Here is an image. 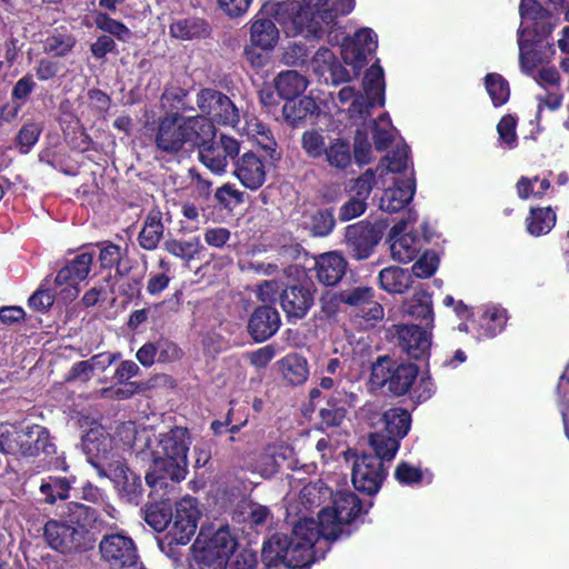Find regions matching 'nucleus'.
<instances>
[{
	"instance_id": "obj_5",
	"label": "nucleus",
	"mask_w": 569,
	"mask_h": 569,
	"mask_svg": "<svg viewBox=\"0 0 569 569\" xmlns=\"http://www.w3.org/2000/svg\"><path fill=\"white\" fill-rule=\"evenodd\" d=\"M214 136V126L203 116L172 113L160 119L154 143L161 152L174 156L191 150Z\"/></svg>"
},
{
	"instance_id": "obj_53",
	"label": "nucleus",
	"mask_w": 569,
	"mask_h": 569,
	"mask_svg": "<svg viewBox=\"0 0 569 569\" xmlns=\"http://www.w3.org/2000/svg\"><path fill=\"white\" fill-rule=\"evenodd\" d=\"M485 84L495 107H500L508 101L510 96L509 83L500 74H487Z\"/></svg>"
},
{
	"instance_id": "obj_12",
	"label": "nucleus",
	"mask_w": 569,
	"mask_h": 569,
	"mask_svg": "<svg viewBox=\"0 0 569 569\" xmlns=\"http://www.w3.org/2000/svg\"><path fill=\"white\" fill-rule=\"evenodd\" d=\"M197 106L199 110L224 126L236 127L240 120V113L233 102L222 92L214 89H202L197 93Z\"/></svg>"
},
{
	"instance_id": "obj_35",
	"label": "nucleus",
	"mask_w": 569,
	"mask_h": 569,
	"mask_svg": "<svg viewBox=\"0 0 569 569\" xmlns=\"http://www.w3.org/2000/svg\"><path fill=\"white\" fill-rule=\"evenodd\" d=\"M381 288L390 293H403L412 284V276L408 270L399 267H388L380 271Z\"/></svg>"
},
{
	"instance_id": "obj_7",
	"label": "nucleus",
	"mask_w": 569,
	"mask_h": 569,
	"mask_svg": "<svg viewBox=\"0 0 569 569\" xmlns=\"http://www.w3.org/2000/svg\"><path fill=\"white\" fill-rule=\"evenodd\" d=\"M365 94L357 91L351 86L342 87L337 94L341 104H348L349 117L366 126L371 117V110L377 107H383L385 99V73L381 66L376 62L366 72L363 82Z\"/></svg>"
},
{
	"instance_id": "obj_18",
	"label": "nucleus",
	"mask_w": 569,
	"mask_h": 569,
	"mask_svg": "<svg viewBox=\"0 0 569 569\" xmlns=\"http://www.w3.org/2000/svg\"><path fill=\"white\" fill-rule=\"evenodd\" d=\"M111 445V438L100 425L91 427L82 437V450L99 476L107 475V465L112 461L109 459Z\"/></svg>"
},
{
	"instance_id": "obj_42",
	"label": "nucleus",
	"mask_w": 569,
	"mask_h": 569,
	"mask_svg": "<svg viewBox=\"0 0 569 569\" xmlns=\"http://www.w3.org/2000/svg\"><path fill=\"white\" fill-rule=\"evenodd\" d=\"M383 422L387 433L402 439L410 429V413L402 408H391L383 413Z\"/></svg>"
},
{
	"instance_id": "obj_54",
	"label": "nucleus",
	"mask_w": 569,
	"mask_h": 569,
	"mask_svg": "<svg viewBox=\"0 0 569 569\" xmlns=\"http://www.w3.org/2000/svg\"><path fill=\"white\" fill-rule=\"evenodd\" d=\"M399 440L389 433H372L370 436V445L376 452L373 457H378L380 461L391 460L398 451Z\"/></svg>"
},
{
	"instance_id": "obj_15",
	"label": "nucleus",
	"mask_w": 569,
	"mask_h": 569,
	"mask_svg": "<svg viewBox=\"0 0 569 569\" xmlns=\"http://www.w3.org/2000/svg\"><path fill=\"white\" fill-rule=\"evenodd\" d=\"M383 226L361 221L346 229V243L352 258L363 260L371 256L382 236Z\"/></svg>"
},
{
	"instance_id": "obj_25",
	"label": "nucleus",
	"mask_w": 569,
	"mask_h": 569,
	"mask_svg": "<svg viewBox=\"0 0 569 569\" xmlns=\"http://www.w3.org/2000/svg\"><path fill=\"white\" fill-rule=\"evenodd\" d=\"M397 336L399 346L413 359L425 357L430 349V333L419 326L400 325L397 327Z\"/></svg>"
},
{
	"instance_id": "obj_10",
	"label": "nucleus",
	"mask_w": 569,
	"mask_h": 569,
	"mask_svg": "<svg viewBox=\"0 0 569 569\" xmlns=\"http://www.w3.org/2000/svg\"><path fill=\"white\" fill-rule=\"evenodd\" d=\"M418 214L409 210L406 219L397 222L389 232L390 252L395 261L408 263L420 252L423 240L415 233L408 232V226L417 221Z\"/></svg>"
},
{
	"instance_id": "obj_51",
	"label": "nucleus",
	"mask_w": 569,
	"mask_h": 569,
	"mask_svg": "<svg viewBox=\"0 0 569 569\" xmlns=\"http://www.w3.org/2000/svg\"><path fill=\"white\" fill-rule=\"evenodd\" d=\"M549 188L550 181L539 177H521L516 184L518 197L525 200L529 198H542Z\"/></svg>"
},
{
	"instance_id": "obj_26",
	"label": "nucleus",
	"mask_w": 569,
	"mask_h": 569,
	"mask_svg": "<svg viewBox=\"0 0 569 569\" xmlns=\"http://www.w3.org/2000/svg\"><path fill=\"white\" fill-rule=\"evenodd\" d=\"M519 11V29H526V33L532 31L537 37H546L551 32V17L536 0H521Z\"/></svg>"
},
{
	"instance_id": "obj_11",
	"label": "nucleus",
	"mask_w": 569,
	"mask_h": 569,
	"mask_svg": "<svg viewBox=\"0 0 569 569\" xmlns=\"http://www.w3.org/2000/svg\"><path fill=\"white\" fill-rule=\"evenodd\" d=\"M372 379L378 383H388V389L396 396L411 390L418 377V368L413 363H401L391 368L390 362L379 359L372 366Z\"/></svg>"
},
{
	"instance_id": "obj_41",
	"label": "nucleus",
	"mask_w": 569,
	"mask_h": 569,
	"mask_svg": "<svg viewBox=\"0 0 569 569\" xmlns=\"http://www.w3.org/2000/svg\"><path fill=\"white\" fill-rule=\"evenodd\" d=\"M280 370L283 378L291 385H301L309 376L307 360L296 353L288 355L280 361Z\"/></svg>"
},
{
	"instance_id": "obj_27",
	"label": "nucleus",
	"mask_w": 569,
	"mask_h": 569,
	"mask_svg": "<svg viewBox=\"0 0 569 569\" xmlns=\"http://www.w3.org/2000/svg\"><path fill=\"white\" fill-rule=\"evenodd\" d=\"M416 193V182L412 172L406 179H397L393 187L387 188L380 199V209L386 212H397L403 209Z\"/></svg>"
},
{
	"instance_id": "obj_24",
	"label": "nucleus",
	"mask_w": 569,
	"mask_h": 569,
	"mask_svg": "<svg viewBox=\"0 0 569 569\" xmlns=\"http://www.w3.org/2000/svg\"><path fill=\"white\" fill-rule=\"evenodd\" d=\"M358 402V396L345 388L337 389L328 399L326 407L319 411L320 423L322 427L339 426L347 413V410Z\"/></svg>"
},
{
	"instance_id": "obj_38",
	"label": "nucleus",
	"mask_w": 569,
	"mask_h": 569,
	"mask_svg": "<svg viewBox=\"0 0 569 569\" xmlns=\"http://www.w3.org/2000/svg\"><path fill=\"white\" fill-rule=\"evenodd\" d=\"M518 46L520 52V66L521 69L529 73L532 72L533 69L543 62V58L536 50V44L540 42L543 37H537L535 33V39H526V29H519L518 31Z\"/></svg>"
},
{
	"instance_id": "obj_43",
	"label": "nucleus",
	"mask_w": 569,
	"mask_h": 569,
	"mask_svg": "<svg viewBox=\"0 0 569 569\" xmlns=\"http://www.w3.org/2000/svg\"><path fill=\"white\" fill-rule=\"evenodd\" d=\"M313 0L312 4L308 3V7L315 8V14L317 19H320L323 23H332L339 16L349 14L355 8V0H333L332 6L327 8L328 0L316 7Z\"/></svg>"
},
{
	"instance_id": "obj_13",
	"label": "nucleus",
	"mask_w": 569,
	"mask_h": 569,
	"mask_svg": "<svg viewBox=\"0 0 569 569\" xmlns=\"http://www.w3.org/2000/svg\"><path fill=\"white\" fill-rule=\"evenodd\" d=\"M378 47V37L370 28H361L353 37L346 38L341 56L346 64L353 70V78H357L361 69L367 64L368 57L371 56Z\"/></svg>"
},
{
	"instance_id": "obj_4",
	"label": "nucleus",
	"mask_w": 569,
	"mask_h": 569,
	"mask_svg": "<svg viewBox=\"0 0 569 569\" xmlns=\"http://www.w3.org/2000/svg\"><path fill=\"white\" fill-rule=\"evenodd\" d=\"M96 521L94 509L77 503L66 518L49 520L44 525L43 536L48 545L61 553L83 551L93 545Z\"/></svg>"
},
{
	"instance_id": "obj_21",
	"label": "nucleus",
	"mask_w": 569,
	"mask_h": 569,
	"mask_svg": "<svg viewBox=\"0 0 569 569\" xmlns=\"http://www.w3.org/2000/svg\"><path fill=\"white\" fill-rule=\"evenodd\" d=\"M269 163L254 152H244L236 162L233 173L249 190H258L267 180Z\"/></svg>"
},
{
	"instance_id": "obj_56",
	"label": "nucleus",
	"mask_w": 569,
	"mask_h": 569,
	"mask_svg": "<svg viewBox=\"0 0 569 569\" xmlns=\"http://www.w3.org/2000/svg\"><path fill=\"white\" fill-rule=\"evenodd\" d=\"M171 519V513L163 505L153 503L146 508L144 520L156 531L164 530Z\"/></svg>"
},
{
	"instance_id": "obj_55",
	"label": "nucleus",
	"mask_w": 569,
	"mask_h": 569,
	"mask_svg": "<svg viewBox=\"0 0 569 569\" xmlns=\"http://www.w3.org/2000/svg\"><path fill=\"white\" fill-rule=\"evenodd\" d=\"M405 311L416 318L426 321V325L432 321V306L430 297L427 293L416 295L415 298L406 305Z\"/></svg>"
},
{
	"instance_id": "obj_28",
	"label": "nucleus",
	"mask_w": 569,
	"mask_h": 569,
	"mask_svg": "<svg viewBox=\"0 0 569 569\" xmlns=\"http://www.w3.org/2000/svg\"><path fill=\"white\" fill-rule=\"evenodd\" d=\"M281 319L276 308L263 306L257 308L251 315L248 330L256 341H266L280 328Z\"/></svg>"
},
{
	"instance_id": "obj_31",
	"label": "nucleus",
	"mask_w": 569,
	"mask_h": 569,
	"mask_svg": "<svg viewBox=\"0 0 569 569\" xmlns=\"http://www.w3.org/2000/svg\"><path fill=\"white\" fill-rule=\"evenodd\" d=\"M329 496L331 491L322 481L309 482L300 489L297 505L290 500L289 509L296 513H302L303 510L309 511L320 506Z\"/></svg>"
},
{
	"instance_id": "obj_29",
	"label": "nucleus",
	"mask_w": 569,
	"mask_h": 569,
	"mask_svg": "<svg viewBox=\"0 0 569 569\" xmlns=\"http://www.w3.org/2000/svg\"><path fill=\"white\" fill-rule=\"evenodd\" d=\"M21 451L23 457H34L40 452L51 455L54 452V445L51 442L48 430L39 425L27 427L21 436Z\"/></svg>"
},
{
	"instance_id": "obj_44",
	"label": "nucleus",
	"mask_w": 569,
	"mask_h": 569,
	"mask_svg": "<svg viewBox=\"0 0 569 569\" xmlns=\"http://www.w3.org/2000/svg\"><path fill=\"white\" fill-rule=\"evenodd\" d=\"M208 32L207 23L197 18L179 19L171 23L170 33L181 40L199 38Z\"/></svg>"
},
{
	"instance_id": "obj_20",
	"label": "nucleus",
	"mask_w": 569,
	"mask_h": 569,
	"mask_svg": "<svg viewBox=\"0 0 569 569\" xmlns=\"http://www.w3.org/2000/svg\"><path fill=\"white\" fill-rule=\"evenodd\" d=\"M118 492L130 503H139L142 496V483L140 477L130 470L121 460H112L107 465V475Z\"/></svg>"
},
{
	"instance_id": "obj_50",
	"label": "nucleus",
	"mask_w": 569,
	"mask_h": 569,
	"mask_svg": "<svg viewBox=\"0 0 569 569\" xmlns=\"http://www.w3.org/2000/svg\"><path fill=\"white\" fill-rule=\"evenodd\" d=\"M23 431L24 429H19L14 425L0 423V452L20 455Z\"/></svg>"
},
{
	"instance_id": "obj_64",
	"label": "nucleus",
	"mask_w": 569,
	"mask_h": 569,
	"mask_svg": "<svg viewBox=\"0 0 569 569\" xmlns=\"http://www.w3.org/2000/svg\"><path fill=\"white\" fill-rule=\"evenodd\" d=\"M516 126L517 121L510 114L502 117L497 126L499 140L509 149H513L517 146Z\"/></svg>"
},
{
	"instance_id": "obj_58",
	"label": "nucleus",
	"mask_w": 569,
	"mask_h": 569,
	"mask_svg": "<svg viewBox=\"0 0 569 569\" xmlns=\"http://www.w3.org/2000/svg\"><path fill=\"white\" fill-rule=\"evenodd\" d=\"M76 44V40L69 34H53L49 37L44 42V51L56 56H67Z\"/></svg>"
},
{
	"instance_id": "obj_6",
	"label": "nucleus",
	"mask_w": 569,
	"mask_h": 569,
	"mask_svg": "<svg viewBox=\"0 0 569 569\" xmlns=\"http://www.w3.org/2000/svg\"><path fill=\"white\" fill-rule=\"evenodd\" d=\"M93 262V254L81 252L69 260L62 267L51 287L48 281L29 298V306L37 311H44L50 308L54 301V297L63 302L74 300L80 292V282L86 280Z\"/></svg>"
},
{
	"instance_id": "obj_59",
	"label": "nucleus",
	"mask_w": 569,
	"mask_h": 569,
	"mask_svg": "<svg viewBox=\"0 0 569 569\" xmlns=\"http://www.w3.org/2000/svg\"><path fill=\"white\" fill-rule=\"evenodd\" d=\"M94 23L97 28L113 34L119 40H126L130 34L129 29L122 22L117 21L102 12H98L94 16Z\"/></svg>"
},
{
	"instance_id": "obj_37",
	"label": "nucleus",
	"mask_w": 569,
	"mask_h": 569,
	"mask_svg": "<svg viewBox=\"0 0 569 569\" xmlns=\"http://www.w3.org/2000/svg\"><path fill=\"white\" fill-rule=\"evenodd\" d=\"M556 219L551 207L532 208L526 219L527 231L533 237L547 234L555 227Z\"/></svg>"
},
{
	"instance_id": "obj_9",
	"label": "nucleus",
	"mask_w": 569,
	"mask_h": 569,
	"mask_svg": "<svg viewBox=\"0 0 569 569\" xmlns=\"http://www.w3.org/2000/svg\"><path fill=\"white\" fill-rule=\"evenodd\" d=\"M306 8H302L296 0H287L266 7V10L273 14L276 22L282 26L287 34H297L307 29L309 32H316L318 21L315 8H309L308 2L303 0Z\"/></svg>"
},
{
	"instance_id": "obj_34",
	"label": "nucleus",
	"mask_w": 569,
	"mask_h": 569,
	"mask_svg": "<svg viewBox=\"0 0 569 569\" xmlns=\"http://www.w3.org/2000/svg\"><path fill=\"white\" fill-rule=\"evenodd\" d=\"M164 249L172 256L183 260L186 263L200 259L206 248L199 237H191L187 240L170 239L164 242Z\"/></svg>"
},
{
	"instance_id": "obj_36",
	"label": "nucleus",
	"mask_w": 569,
	"mask_h": 569,
	"mask_svg": "<svg viewBox=\"0 0 569 569\" xmlns=\"http://www.w3.org/2000/svg\"><path fill=\"white\" fill-rule=\"evenodd\" d=\"M163 230L161 212L157 209L150 210L139 233L140 246L146 250L156 249L163 236Z\"/></svg>"
},
{
	"instance_id": "obj_49",
	"label": "nucleus",
	"mask_w": 569,
	"mask_h": 569,
	"mask_svg": "<svg viewBox=\"0 0 569 569\" xmlns=\"http://www.w3.org/2000/svg\"><path fill=\"white\" fill-rule=\"evenodd\" d=\"M410 168L409 148L407 144L398 146L391 156L385 157L377 170L402 173Z\"/></svg>"
},
{
	"instance_id": "obj_45",
	"label": "nucleus",
	"mask_w": 569,
	"mask_h": 569,
	"mask_svg": "<svg viewBox=\"0 0 569 569\" xmlns=\"http://www.w3.org/2000/svg\"><path fill=\"white\" fill-rule=\"evenodd\" d=\"M372 124L373 142L378 151L388 148L395 138L396 128L392 126L389 113L383 112L377 120L368 119Z\"/></svg>"
},
{
	"instance_id": "obj_16",
	"label": "nucleus",
	"mask_w": 569,
	"mask_h": 569,
	"mask_svg": "<svg viewBox=\"0 0 569 569\" xmlns=\"http://www.w3.org/2000/svg\"><path fill=\"white\" fill-rule=\"evenodd\" d=\"M386 477L383 462L372 455L356 458L352 467V483L358 491L375 495Z\"/></svg>"
},
{
	"instance_id": "obj_22",
	"label": "nucleus",
	"mask_w": 569,
	"mask_h": 569,
	"mask_svg": "<svg viewBox=\"0 0 569 569\" xmlns=\"http://www.w3.org/2000/svg\"><path fill=\"white\" fill-rule=\"evenodd\" d=\"M315 297L310 283L286 286L280 295V305L289 320L306 317L313 306Z\"/></svg>"
},
{
	"instance_id": "obj_60",
	"label": "nucleus",
	"mask_w": 569,
	"mask_h": 569,
	"mask_svg": "<svg viewBox=\"0 0 569 569\" xmlns=\"http://www.w3.org/2000/svg\"><path fill=\"white\" fill-rule=\"evenodd\" d=\"M41 127L34 122L26 123L17 136V144L21 152L27 153L37 143Z\"/></svg>"
},
{
	"instance_id": "obj_57",
	"label": "nucleus",
	"mask_w": 569,
	"mask_h": 569,
	"mask_svg": "<svg viewBox=\"0 0 569 569\" xmlns=\"http://www.w3.org/2000/svg\"><path fill=\"white\" fill-rule=\"evenodd\" d=\"M301 144L305 152L311 158H320L326 151V141L321 131L308 130L302 134Z\"/></svg>"
},
{
	"instance_id": "obj_32",
	"label": "nucleus",
	"mask_w": 569,
	"mask_h": 569,
	"mask_svg": "<svg viewBox=\"0 0 569 569\" xmlns=\"http://www.w3.org/2000/svg\"><path fill=\"white\" fill-rule=\"evenodd\" d=\"M279 39V31L274 21L269 18L256 16L250 28V41L256 48L271 50Z\"/></svg>"
},
{
	"instance_id": "obj_19",
	"label": "nucleus",
	"mask_w": 569,
	"mask_h": 569,
	"mask_svg": "<svg viewBox=\"0 0 569 569\" xmlns=\"http://www.w3.org/2000/svg\"><path fill=\"white\" fill-rule=\"evenodd\" d=\"M199 517L200 511L196 499L187 497L179 501L169 531L172 542L188 543L197 530Z\"/></svg>"
},
{
	"instance_id": "obj_40",
	"label": "nucleus",
	"mask_w": 569,
	"mask_h": 569,
	"mask_svg": "<svg viewBox=\"0 0 569 569\" xmlns=\"http://www.w3.org/2000/svg\"><path fill=\"white\" fill-rule=\"evenodd\" d=\"M319 110L316 100L309 96H305L297 100H289L283 106V116L291 124H298L300 121L315 114Z\"/></svg>"
},
{
	"instance_id": "obj_61",
	"label": "nucleus",
	"mask_w": 569,
	"mask_h": 569,
	"mask_svg": "<svg viewBox=\"0 0 569 569\" xmlns=\"http://www.w3.org/2000/svg\"><path fill=\"white\" fill-rule=\"evenodd\" d=\"M286 284L282 280H264L263 282L258 284L256 295L261 302L272 303L278 298H280V291L282 292Z\"/></svg>"
},
{
	"instance_id": "obj_33",
	"label": "nucleus",
	"mask_w": 569,
	"mask_h": 569,
	"mask_svg": "<svg viewBox=\"0 0 569 569\" xmlns=\"http://www.w3.org/2000/svg\"><path fill=\"white\" fill-rule=\"evenodd\" d=\"M308 84V79L296 70L282 71L274 79V86L279 96L287 101L303 93Z\"/></svg>"
},
{
	"instance_id": "obj_48",
	"label": "nucleus",
	"mask_w": 569,
	"mask_h": 569,
	"mask_svg": "<svg viewBox=\"0 0 569 569\" xmlns=\"http://www.w3.org/2000/svg\"><path fill=\"white\" fill-rule=\"evenodd\" d=\"M507 319L506 309L497 306L487 307L480 320V325L485 330L483 336L491 338L501 332Z\"/></svg>"
},
{
	"instance_id": "obj_14",
	"label": "nucleus",
	"mask_w": 569,
	"mask_h": 569,
	"mask_svg": "<svg viewBox=\"0 0 569 569\" xmlns=\"http://www.w3.org/2000/svg\"><path fill=\"white\" fill-rule=\"evenodd\" d=\"M99 550L102 559L113 568L132 567L139 558L134 541L123 532L103 536Z\"/></svg>"
},
{
	"instance_id": "obj_52",
	"label": "nucleus",
	"mask_w": 569,
	"mask_h": 569,
	"mask_svg": "<svg viewBox=\"0 0 569 569\" xmlns=\"http://www.w3.org/2000/svg\"><path fill=\"white\" fill-rule=\"evenodd\" d=\"M325 156L328 163L338 169H346L351 163L349 143L339 138L330 142Z\"/></svg>"
},
{
	"instance_id": "obj_39",
	"label": "nucleus",
	"mask_w": 569,
	"mask_h": 569,
	"mask_svg": "<svg viewBox=\"0 0 569 569\" xmlns=\"http://www.w3.org/2000/svg\"><path fill=\"white\" fill-rule=\"evenodd\" d=\"M303 224L313 236L326 237L335 228L336 220L331 209H316L305 214Z\"/></svg>"
},
{
	"instance_id": "obj_46",
	"label": "nucleus",
	"mask_w": 569,
	"mask_h": 569,
	"mask_svg": "<svg viewBox=\"0 0 569 569\" xmlns=\"http://www.w3.org/2000/svg\"><path fill=\"white\" fill-rule=\"evenodd\" d=\"M71 481L61 477H48L40 486V492L44 496L47 503H54L57 500H64L69 497Z\"/></svg>"
},
{
	"instance_id": "obj_2",
	"label": "nucleus",
	"mask_w": 569,
	"mask_h": 569,
	"mask_svg": "<svg viewBox=\"0 0 569 569\" xmlns=\"http://www.w3.org/2000/svg\"><path fill=\"white\" fill-rule=\"evenodd\" d=\"M319 530L313 519L302 517L293 527L291 537L276 533L264 542L262 559L267 566L283 563L290 568L306 567L323 557L318 555Z\"/></svg>"
},
{
	"instance_id": "obj_1",
	"label": "nucleus",
	"mask_w": 569,
	"mask_h": 569,
	"mask_svg": "<svg viewBox=\"0 0 569 569\" xmlns=\"http://www.w3.org/2000/svg\"><path fill=\"white\" fill-rule=\"evenodd\" d=\"M189 436L184 428H174L160 433L152 448L153 465L146 475V482L160 500H170L176 483L186 478L188 469Z\"/></svg>"
},
{
	"instance_id": "obj_63",
	"label": "nucleus",
	"mask_w": 569,
	"mask_h": 569,
	"mask_svg": "<svg viewBox=\"0 0 569 569\" xmlns=\"http://www.w3.org/2000/svg\"><path fill=\"white\" fill-rule=\"evenodd\" d=\"M355 159L359 164H366L372 159V148L366 129H357L355 136Z\"/></svg>"
},
{
	"instance_id": "obj_8",
	"label": "nucleus",
	"mask_w": 569,
	"mask_h": 569,
	"mask_svg": "<svg viewBox=\"0 0 569 569\" xmlns=\"http://www.w3.org/2000/svg\"><path fill=\"white\" fill-rule=\"evenodd\" d=\"M361 502L357 495L342 490L333 495L332 505L323 508L318 516L316 527L319 530V538L325 541H333L342 536H348L349 523L361 512Z\"/></svg>"
},
{
	"instance_id": "obj_23",
	"label": "nucleus",
	"mask_w": 569,
	"mask_h": 569,
	"mask_svg": "<svg viewBox=\"0 0 569 569\" xmlns=\"http://www.w3.org/2000/svg\"><path fill=\"white\" fill-rule=\"evenodd\" d=\"M293 456V449L284 442H276L264 447L262 452L252 462L248 463V469L262 478H271L280 468V465Z\"/></svg>"
},
{
	"instance_id": "obj_47",
	"label": "nucleus",
	"mask_w": 569,
	"mask_h": 569,
	"mask_svg": "<svg viewBox=\"0 0 569 569\" xmlns=\"http://www.w3.org/2000/svg\"><path fill=\"white\" fill-rule=\"evenodd\" d=\"M242 131L246 136L257 142L262 149L273 151L276 148V141L271 134L269 128L256 118L249 119Z\"/></svg>"
},
{
	"instance_id": "obj_3",
	"label": "nucleus",
	"mask_w": 569,
	"mask_h": 569,
	"mask_svg": "<svg viewBox=\"0 0 569 569\" xmlns=\"http://www.w3.org/2000/svg\"><path fill=\"white\" fill-rule=\"evenodd\" d=\"M236 539L228 527L214 532L201 529L192 545L193 559L200 569H257L254 550L236 551Z\"/></svg>"
},
{
	"instance_id": "obj_62",
	"label": "nucleus",
	"mask_w": 569,
	"mask_h": 569,
	"mask_svg": "<svg viewBox=\"0 0 569 569\" xmlns=\"http://www.w3.org/2000/svg\"><path fill=\"white\" fill-rule=\"evenodd\" d=\"M439 258L436 252H425L412 266V273L418 278H429L438 269Z\"/></svg>"
},
{
	"instance_id": "obj_17",
	"label": "nucleus",
	"mask_w": 569,
	"mask_h": 569,
	"mask_svg": "<svg viewBox=\"0 0 569 569\" xmlns=\"http://www.w3.org/2000/svg\"><path fill=\"white\" fill-rule=\"evenodd\" d=\"M199 147L200 161L216 174L223 173L229 159H233L240 151L238 140L226 134H221L219 140L211 144L206 146L203 142Z\"/></svg>"
},
{
	"instance_id": "obj_30",
	"label": "nucleus",
	"mask_w": 569,
	"mask_h": 569,
	"mask_svg": "<svg viewBox=\"0 0 569 569\" xmlns=\"http://www.w3.org/2000/svg\"><path fill=\"white\" fill-rule=\"evenodd\" d=\"M347 268L345 258L336 252L321 254L317 260V277L326 286L338 283L343 277Z\"/></svg>"
}]
</instances>
